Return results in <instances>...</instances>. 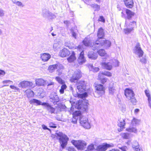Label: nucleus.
Returning <instances> with one entry per match:
<instances>
[{
  "label": "nucleus",
  "instance_id": "55",
  "mask_svg": "<svg viewBox=\"0 0 151 151\" xmlns=\"http://www.w3.org/2000/svg\"><path fill=\"white\" fill-rule=\"evenodd\" d=\"M5 74V73L4 70L0 69V76H3Z\"/></svg>",
  "mask_w": 151,
  "mask_h": 151
},
{
  "label": "nucleus",
  "instance_id": "64",
  "mask_svg": "<svg viewBox=\"0 0 151 151\" xmlns=\"http://www.w3.org/2000/svg\"><path fill=\"white\" fill-rule=\"evenodd\" d=\"M71 32H72V34L73 36L76 38V33L75 32H73L72 31H71Z\"/></svg>",
  "mask_w": 151,
  "mask_h": 151
},
{
  "label": "nucleus",
  "instance_id": "60",
  "mask_svg": "<svg viewBox=\"0 0 151 151\" xmlns=\"http://www.w3.org/2000/svg\"><path fill=\"white\" fill-rule=\"evenodd\" d=\"M10 87L11 88L15 90H18L19 89L18 88L13 85H10Z\"/></svg>",
  "mask_w": 151,
  "mask_h": 151
},
{
  "label": "nucleus",
  "instance_id": "62",
  "mask_svg": "<svg viewBox=\"0 0 151 151\" xmlns=\"http://www.w3.org/2000/svg\"><path fill=\"white\" fill-rule=\"evenodd\" d=\"M139 145L138 142L137 141H134L132 144V147H133V146L134 145L135 146H138Z\"/></svg>",
  "mask_w": 151,
  "mask_h": 151
},
{
  "label": "nucleus",
  "instance_id": "8",
  "mask_svg": "<svg viewBox=\"0 0 151 151\" xmlns=\"http://www.w3.org/2000/svg\"><path fill=\"white\" fill-rule=\"evenodd\" d=\"M113 145H110L106 143H104L97 147L96 149L97 151H105L107 149L110 147H113Z\"/></svg>",
  "mask_w": 151,
  "mask_h": 151
},
{
  "label": "nucleus",
  "instance_id": "43",
  "mask_svg": "<svg viewBox=\"0 0 151 151\" xmlns=\"http://www.w3.org/2000/svg\"><path fill=\"white\" fill-rule=\"evenodd\" d=\"M101 74L106 76L108 77H111L112 76V74L109 71H104V72H100Z\"/></svg>",
  "mask_w": 151,
  "mask_h": 151
},
{
  "label": "nucleus",
  "instance_id": "33",
  "mask_svg": "<svg viewBox=\"0 0 151 151\" xmlns=\"http://www.w3.org/2000/svg\"><path fill=\"white\" fill-rule=\"evenodd\" d=\"M109 89V93L111 95H113L116 91V90L115 89L114 87L113 86H110Z\"/></svg>",
  "mask_w": 151,
  "mask_h": 151
},
{
  "label": "nucleus",
  "instance_id": "22",
  "mask_svg": "<svg viewBox=\"0 0 151 151\" xmlns=\"http://www.w3.org/2000/svg\"><path fill=\"white\" fill-rule=\"evenodd\" d=\"M80 114V112L78 111H76L75 113L73 114V118L72 119V122L73 123L75 124L77 123L78 116Z\"/></svg>",
  "mask_w": 151,
  "mask_h": 151
},
{
  "label": "nucleus",
  "instance_id": "30",
  "mask_svg": "<svg viewBox=\"0 0 151 151\" xmlns=\"http://www.w3.org/2000/svg\"><path fill=\"white\" fill-rule=\"evenodd\" d=\"M49 12L50 11L47 9H43L41 12V15L44 18H48Z\"/></svg>",
  "mask_w": 151,
  "mask_h": 151
},
{
  "label": "nucleus",
  "instance_id": "31",
  "mask_svg": "<svg viewBox=\"0 0 151 151\" xmlns=\"http://www.w3.org/2000/svg\"><path fill=\"white\" fill-rule=\"evenodd\" d=\"M76 59L75 56V53L73 51L72 52L70 56L67 58V60L70 63L73 62Z\"/></svg>",
  "mask_w": 151,
  "mask_h": 151
},
{
  "label": "nucleus",
  "instance_id": "17",
  "mask_svg": "<svg viewBox=\"0 0 151 151\" xmlns=\"http://www.w3.org/2000/svg\"><path fill=\"white\" fill-rule=\"evenodd\" d=\"M50 58V55L48 53H44L40 54V58L44 62L48 61Z\"/></svg>",
  "mask_w": 151,
  "mask_h": 151
},
{
  "label": "nucleus",
  "instance_id": "5",
  "mask_svg": "<svg viewBox=\"0 0 151 151\" xmlns=\"http://www.w3.org/2000/svg\"><path fill=\"white\" fill-rule=\"evenodd\" d=\"M77 88L78 91L81 93L86 91V85L84 81H80L77 83Z\"/></svg>",
  "mask_w": 151,
  "mask_h": 151
},
{
  "label": "nucleus",
  "instance_id": "11",
  "mask_svg": "<svg viewBox=\"0 0 151 151\" xmlns=\"http://www.w3.org/2000/svg\"><path fill=\"white\" fill-rule=\"evenodd\" d=\"M96 92L99 94L100 96H101L105 92V89L103 86L101 84L97 85L96 86Z\"/></svg>",
  "mask_w": 151,
  "mask_h": 151
},
{
  "label": "nucleus",
  "instance_id": "24",
  "mask_svg": "<svg viewBox=\"0 0 151 151\" xmlns=\"http://www.w3.org/2000/svg\"><path fill=\"white\" fill-rule=\"evenodd\" d=\"M124 2L127 7L131 8L133 7L134 2L133 0H124Z\"/></svg>",
  "mask_w": 151,
  "mask_h": 151
},
{
  "label": "nucleus",
  "instance_id": "41",
  "mask_svg": "<svg viewBox=\"0 0 151 151\" xmlns=\"http://www.w3.org/2000/svg\"><path fill=\"white\" fill-rule=\"evenodd\" d=\"M89 68L90 70L93 71V72H97L99 70V68L97 67H94L91 64L89 66Z\"/></svg>",
  "mask_w": 151,
  "mask_h": 151
},
{
  "label": "nucleus",
  "instance_id": "14",
  "mask_svg": "<svg viewBox=\"0 0 151 151\" xmlns=\"http://www.w3.org/2000/svg\"><path fill=\"white\" fill-rule=\"evenodd\" d=\"M50 100L51 102H53L54 103L55 102H57L59 101V99L57 95V93H52L50 96Z\"/></svg>",
  "mask_w": 151,
  "mask_h": 151
},
{
  "label": "nucleus",
  "instance_id": "28",
  "mask_svg": "<svg viewBox=\"0 0 151 151\" xmlns=\"http://www.w3.org/2000/svg\"><path fill=\"white\" fill-rule=\"evenodd\" d=\"M97 52L99 55L101 56H106V59L109 57V56L107 55V54L106 53V52L104 49H100L97 51Z\"/></svg>",
  "mask_w": 151,
  "mask_h": 151
},
{
  "label": "nucleus",
  "instance_id": "63",
  "mask_svg": "<svg viewBox=\"0 0 151 151\" xmlns=\"http://www.w3.org/2000/svg\"><path fill=\"white\" fill-rule=\"evenodd\" d=\"M54 84V83L53 82H51L50 83L48 84L47 86H52V87H53V85Z\"/></svg>",
  "mask_w": 151,
  "mask_h": 151
},
{
  "label": "nucleus",
  "instance_id": "61",
  "mask_svg": "<svg viewBox=\"0 0 151 151\" xmlns=\"http://www.w3.org/2000/svg\"><path fill=\"white\" fill-rule=\"evenodd\" d=\"M148 105L150 108L151 109V97L148 99Z\"/></svg>",
  "mask_w": 151,
  "mask_h": 151
},
{
  "label": "nucleus",
  "instance_id": "42",
  "mask_svg": "<svg viewBox=\"0 0 151 151\" xmlns=\"http://www.w3.org/2000/svg\"><path fill=\"white\" fill-rule=\"evenodd\" d=\"M55 79L60 84H64V81L60 77H56L55 78Z\"/></svg>",
  "mask_w": 151,
  "mask_h": 151
},
{
  "label": "nucleus",
  "instance_id": "32",
  "mask_svg": "<svg viewBox=\"0 0 151 151\" xmlns=\"http://www.w3.org/2000/svg\"><path fill=\"white\" fill-rule=\"evenodd\" d=\"M140 122L139 120L134 118L132 121L131 125L133 126H136L139 124Z\"/></svg>",
  "mask_w": 151,
  "mask_h": 151
},
{
  "label": "nucleus",
  "instance_id": "1",
  "mask_svg": "<svg viewBox=\"0 0 151 151\" xmlns=\"http://www.w3.org/2000/svg\"><path fill=\"white\" fill-rule=\"evenodd\" d=\"M52 137L59 140L60 146L63 148H64L67 145L69 138L65 134L61 132H58Z\"/></svg>",
  "mask_w": 151,
  "mask_h": 151
},
{
  "label": "nucleus",
  "instance_id": "47",
  "mask_svg": "<svg viewBox=\"0 0 151 151\" xmlns=\"http://www.w3.org/2000/svg\"><path fill=\"white\" fill-rule=\"evenodd\" d=\"M94 149V145L93 144H91L88 146L87 148L88 151H91Z\"/></svg>",
  "mask_w": 151,
  "mask_h": 151
},
{
  "label": "nucleus",
  "instance_id": "34",
  "mask_svg": "<svg viewBox=\"0 0 151 151\" xmlns=\"http://www.w3.org/2000/svg\"><path fill=\"white\" fill-rule=\"evenodd\" d=\"M90 5L93 8L95 11H98L100 10V6L96 4H91Z\"/></svg>",
  "mask_w": 151,
  "mask_h": 151
},
{
  "label": "nucleus",
  "instance_id": "53",
  "mask_svg": "<svg viewBox=\"0 0 151 151\" xmlns=\"http://www.w3.org/2000/svg\"><path fill=\"white\" fill-rule=\"evenodd\" d=\"M99 21H101L103 22H105V19L102 16H101L100 17L99 19Z\"/></svg>",
  "mask_w": 151,
  "mask_h": 151
},
{
  "label": "nucleus",
  "instance_id": "49",
  "mask_svg": "<svg viewBox=\"0 0 151 151\" xmlns=\"http://www.w3.org/2000/svg\"><path fill=\"white\" fill-rule=\"evenodd\" d=\"M131 100V102L132 103L133 105H135L137 101L134 96L133 98H131V99H130Z\"/></svg>",
  "mask_w": 151,
  "mask_h": 151
},
{
  "label": "nucleus",
  "instance_id": "23",
  "mask_svg": "<svg viewBox=\"0 0 151 151\" xmlns=\"http://www.w3.org/2000/svg\"><path fill=\"white\" fill-rule=\"evenodd\" d=\"M56 69H57V72L58 73V75L60 76L62 74V70L64 69L63 66L60 63L56 64Z\"/></svg>",
  "mask_w": 151,
  "mask_h": 151
},
{
  "label": "nucleus",
  "instance_id": "27",
  "mask_svg": "<svg viewBox=\"0 0 151 151\" xmlns=\"http://www.w3.org/2000/svg\"><path fill=\"white\" fill-rule=\"evenodd\" d=\"M104 36V32L103 29L101 28H100L98 30L97 36L98 37V40H101L103 39L102 38Z\"/></svg>",
  "mask_w": 151,
  "mask_h": 151
},
{
  "label": "nucleus",
  "instance_id": "18",
  "mask_svg": "<svg viewBox=\"0 0 151 151\" xmlns=\"http://www.w3.org/2000/svg\"><path fill=\"white\" fill-rule=\"evenodd\" d=\"M125 13L127 14V16H126V20H127V19H130L134 15V12L127 9H126Z\"/></svg>",
  "mask_w": 151,
  "mask_h": 151
},
{
  "label": "nucleus",
  "instance_id": "16",
  "mask_svg": "<svg viewBox=\"0 0 151 151\" xmlns=\"http://www.w3.org/2000/svg\"><path fill=\"white\" fill-rule=\"evenodd\" d=\"M82 42L84 45L86 47H92V49L93 50L92 46L95 42L92 43L91 41L88 38H85L83 41Z\"/></svg>",
  "mask_w": 151,
  "mask_h": 151
},
{
  "label": "nucleus",
  "instance_id": "58",
  "mask_svg": "<svg viewBox=\"0 0 151 151\" xmlns=\"http://www.w3.org/2000/svg\"><path fill=\"white\" fill-rule=\"evenodd\" d=\"M133 148L137 151H139L140 150L139 145L138 146H135L134 145Z\"/></svg>",
  "mask_w": 151,
  "mask_h": 151
},
{
  "label": "nucleus",
  "instance_id": "20",
  "mask_svg": "<svg viewBox=\"0 0 151 151\" xmlns=\"http://www.w3.org/2000/svg\"><path fill=\"white\" fill-rule=\"evenodd\" d=\"M84 55V51H82L80 53V56L78 60V63L80 64H82L86 61V59Z\"/></svg>",
  "mask_w": 151,
  "mask_h": 151
},
{
  "label": "nucleus",
  "instance_id": "44",
  "mask_svg": "<svg viewBox=\"0 0 151 151\" xmlns=\"http://www.w3.org/2000/svg\"><path fill=\"white\" fill-rule=\"evenodd\" d=\"M121 135L122 137L125 139H128L129 137V134L128 133H122Z\"/></svg>",
  "mask_w": 151,
  "mask_h": 151
},
{
  "label": "nucleus",
  "instance_id": "3",
  "mask_svg": "<svg viewBox=\"0 0 151 151\" xmlns=\"http://www.w3.org/2000/svg\"><path fill=\"white\" fill-rule=\"evenodd\" d=\"M125 25L126 27L124 29V31L125 34H128L134 30V28L136 25V22L134 21H133L130 22L129 23H128L127 21L126 20Z\"/></svg>",
  "mask_w": 151,
  "mask_h": 151
},
{
  "label": "nucleus",
  "instance_id": "38",
  "mask_svg": "<svg viewBox=\"0 0 151 151\" xmlns=\"http://www.w3.org/2000/svg\"><path fill=\"white\" fill-rule=\"evenodd\" d=\"M12 1L13 2V3L14 4H16V5H17L18 6L22 7L24 6V5L23 4H22V3L20 1Z\"/></svg>",
  "mask_w": 151,
  "mask_h": 151
},
{
  "label": "nucleus",
  "instance_id": "12",
  "mask_svg": "<svg viewBox=\"0 0 151 151\" xmlns=\"http://www.w3.org/2000/svg\"><path fill=\"white\" fill-rule=\"evenodd\" d=\"M124 94L126 98L128 99H130L134 96L133 91L130 89H126L124 91Z\"/></svg>",
  "mask_w": 151,
  "mask_h": 151
},
{
  "label": "nucleus",
  "instance_id": "19",
  "mask_svg": "<svg viewBox=\"0 0 151 151\" xmlns=\"http://www.w3.org/2000/svg\"><path fill=\"white\" fill-rule=\"evenodd\" d=\"M70 53L68 50L64 48L62 50H61L59 55L62 57H64L68 56Z\"/></svg>",
  "mask_w": 151,
  "mask_h": 151
},
{
  "label": "nucleus",
  "instance_id": "48",
  "mask_svg": "<svg viewBox=\"0 0 151 151\" xmlns=\"http://www.w3.org/2000/svg\"><path fill=\"white\" fill-rule=\"evenodd\" d=\"M55 17H56L55 15L50 12L48 16V18L52 19L55 18Z\"/></svg>",
  "mask_w": 151,
  "mask_h": 151
},
{
  "label": "nucleus",
  "instance_id": "46",
  "mask_svg": "<svg viewBox=\"0 0 151 151\" xmlns=\"http://www.w3.org/2000/svg\"><path fill=\"white\" fill-rule=\"evenodd\" d=\"M113 63L112 64V66H114L115 67L118 66L119 65V62L117 60H113Z\"/></svg>",
  "mask_w": 151,
  "mask_h": 151
},
{
  "label": "nucleus",
  "instance_id": "35",
  "mask_svg": "<svg viewBox=\"0 0 151 151\" xmlns=\"http://www.w3.org/2000/svg\"><path fill=\"white\" fill-rule=\"evenodd\" d=\"M98 78L100 80L102 84H104L107 81V78H102V75L101 74V73H99L98 75Z\"/></svg>",
  "mask_w": 151,
  "mask_h": 151
},
{
  "label": "nucleus",
  "instance_id": "54",
  "mask_svg": "<svg viewBox=\"0 0 151 151\" xmlns=\"http://www.w3.org/2000/svg\"><path fill=\"white\" fill-rule=\"evenodd\" d=\"M4 15V11L1 8H0V16H3Z\"/></svg>",
  "mask_w": 151,
  "mask_h": 151
},
{
  "label": "nucleus",
  "instance_id": "39",
  "mask_svg": "<svg viewBox=\"0 0 151 151\" xmlns=\"http://www.w3.org/2000/svg\"><path fill=\"white\" fill-rule=\"evenodd\" d=\"M67 87V86L65 84H62V85L61 86V88L59 91L60 93L61 94L63 93L65 90L66 88Z\"/></svg>",
  "mask_w": 151,
  "mask_h": 151
},
{
  "label": "nucleus",
  "instance_id": "15",
  "mask_svg": "<svg viewBox=\"0 0 151 151\" xmlns=\"http://www.w3.org/2000/svg\"><path fill=\"white\" fill-rule=\"evenodd\" d=\"M42 105L44 106L47 110L50 113L52 114L54 113L55 111V109L52 107L49 104L47 103H43L42 104Z\"/></svg>",
  "mask_w": 151,
  "mask_h": 151
},
{
  "label": "nucleus",
  "instance_id": "59",
  "mask_svg": "<svg viewBox=\"0 0 151 151\" xmlns=\"http://www.w3.org/2000/svg\"><path fill=\"white\" fill-rule=\"evenodd\" d=\"M140 61L142 63H146L147 62V60L145 58H143L140 59Z\"/></svg>",
  "mask_w": 151,
  "mask_h": 151
},
{
  "label": "nucleus",
  "instance_id": "37",
  "mask_svg": "<svg viewBox=\"0 0 151 151\" xmlns=\"http://www.w3.org/2000/svg\"><path fill=\"white\" fill-rule=\"evenodd\" d=\"M55 69H56V64L49 66L48 69L50 72L52 73Z\"/></svg>",
  "mask_w": 151,
  "mask_h": 151
},
{
  "label": "nucleus",
  "instance_id": "40",
  "mask_svg": "<svg viewBox=\"0 0 151 151\" xmlns=\"http://www.w3.org/2000/svg\"><path fill=\"white\" fill-rule=\"evenodd\" d=\"M126 130L130 132H133L134 133H136L137 132V129L134 127H129L128 128H127Z\"/></svg>",
  "mask_w": 151,
  "mask_h": 151
},
{
  "label": "nucleus",
  "instance_id": "4",
  "mask_svg": "<svg viewBox=\"0 0 151 151\" xmlns=\"http://www.w3.org/2000/svg\"><path fill=\"white\" fill-rule=\"evenodd\" d=\"M71 143L78 150H81L83 149L86 145V143L83 141L73 140L71 141Z\"/></svg>",
  "mask_w": 151,
  "mask_h": 151
},
{
  "label": "nucleus",
  "instance_id": "51",
  "mask_svg": "<svg viewBox=\"0 0 151 151\" xmlns=\"http://www.w3.org/2000/svg\"><path fill=\"white\" fill-rule=\"evenodd\" d=\"M2 83L3 84H8L10 83H13V82L9 80H6L3 81Z\"/></svg>",
  "mask_w": 151,
  "mask_h": 151
},
{
  "label": "nucleus",
  "instance_id": "10",
  "mask_svg": "<svg viewBox=\"0 0 151 151\" xmlns=\"http://www.w3.org/2000/svg\"><path fill=\"white\" fill-rule=\"evenodd\" d=\"M126 122L125 119L121 118L119 119L118 125L120 128L118 129V130L119 132H121L125 128L124 126Z\"/></svg>",
  "mask_w": 151,
  "mask_h": 151
},
{
  "label": "nucleus",
  "instance_id": "45",
  "mask_svg": "<svg viewBox=\"0 0 151 151\" xmlns=\"http://www.w3.org/2000/svg\"><path fill=\"white\" fill-rule=\"evenodd\" d=\"M88 96L87 93L86 92H84V93L80 94L78 95V97L81 99H84Z\"/></svg>",
  "mask_w": 151,
  "mask_h": 151
},
{
  "label": "nucleus",
  "instance_id": "2",
  "mask_svg": "<svg viewBox=\"0 0 151 151\" xmlns=\"http://www.w3.org/2000/svg\"><path fill=\"white\" fill-rule=\"evenodd\" d=\"M111 44L110 41L106 40L104 38H103L101 40H96L95 43L93 44L92 46L93 50L97 49L101 47H103L105 48H108L110 47Z\"/></svg>",
  "mask_w": 151,
  "mask_h": 151
},
{
  "label": "nucleus",
  "instance_id": "7",
  "mask_svg": "<svg viewBox=\"0 0 151 151\" xmlns=\"http://www.w3.org/2000/svg\"><path fill=\"white\" fill-rule=\"evenodd\" d=\"M80 123L81 125L84 128L89 129L91 127L90 123L88 122V120L86 118L80 119Z\"/></svg>",
  "mask_w": 151,
  "mask_h": 151
},
{
  "label": "nucleus",
  "instance_id": "52",
  "mask_svg": "<svg viewBox=\"0 0 151 151\" xmlns=\"http://www.w3.org/2000/svg\"><path fill=\"white\" fill-rule=\"evenodd\" d=\"M49 125L50 127L55 128H56L57 127L52 122L50 123L49 124Z\"/></svg>",
  "mask_w": 151,
  "mask_h": 151
},
{
  "label": "nucleus",
  "instance_id": "50",
  "mask_svg": "<svg viewBox=\"0 0 151 151\" xmlns=\"http://www.w3.org/2000/svg\"><path fill=\"white\" fill-rule=\"evenodd\" d=\"M145 93L146 96L147 97L148 99L151 98L150 95V94L149 91L147 90L145 91Z\"/></svg>",
  "mask_w": 151,
  "mask_h": 151
},
{
  "label": "nucleus",
  "instance_id": "36",
  "mask_svg": "<svg viewBox=\"0 0 151 151\" xmlns=\"http://www.w3.org/2000/svg\"><path fill=\"white\" fill-rule=\"evenodd\" d=\"M27 97L29 98L32 97L34 95L33 92L30 89H27L25 91Z\"/></svg>",
  "mask_w": 151,
  "mask_h": 151
},
{
  "label": "nucleus",
  "instance_id": "57",
  "mask_svg": "<svg viewBox=\"0 0 151 151\" xmlns=\"http://www.w3.org/2000/svg\"><path fill=\"white\" fill-rule=\"evenodd\" d=\"M42 128L44 129V130L47 129V130H48L50 131V132L51 131L50 129L48 128H47V127L46 126H45V125L44 124L42 125Z\"/></svg>",
  "mask_w": 151,
  "mask_h": 151
},
{
  "label": "nucleus",
  "instance_id": "13",
  "mask_svg": "<svg viewBox=\"0 0 151 151\" xmlns=\"http://www.w3.org/2000/svg\"><path fill=\"white\" fill-rule=\"evenodd\" d=\"M33 84L31 82L24 81L20 83L19 84V86L24 88L28 86H32Z\"/></svg>",
  "mask_w": 151,
  "mask_h": 151
},
{
  "label": "nucleus",
  "instance_id": "6",
  "mask_svg": "<svg viewBox=\"0 0 151 151\" xmlns=\"http://www.w3.org/2000/svg\"><path fill=\"white\" fill-rule=\"evenodd\" d=\"M81 75L80 70L75 71L72 76L71 78L70 81L72 82H75L81 77Z\"/></svg>",
  "mask_w": 151,
  "mask_h": 151
},
{
  "label": "nucleus",
  "instance_id": "56",
  "mask_svg": "<svg viewBox=\"0 0 151 151\" xmlns=\"http://www.w3.org/2000/svg\"><path fill=\"white\" fill-rule=\"evenodd\" d=\"M122 151H127L128 149V148L126 146H124L120 148Z\"/></svg>",
  "mask_w": 151,
  "mask_h": 151
},
{
  "label": "nucleus",
  "instance_id": "29",
  "mask_svg": "<svg viewBox=\"0 0 151 151\" xmlns=\"http://www.w3.org/2000/svg\"><path fill=\"white\" fill-rule=\"evenodd\" d=\"M29 103L30 104H33L36 105H42V103H41L40 101L35 99H33L30 100Z\"/></svg>",
  "mask_w": 151,
  "mask_h": 151
},
{
  "label": "nucleus",
  "instance_id": "25",
  "mask_svg": "<svg viewBox=\"0 0 151 151\" xmlns=\"http://www.w3.org/2000/svg\"><path fill=\"white\" fill-rule=\"evenodd\" d=\"M35 83L39 86H44L45 83V81L42 78H38L35 80Z\"/></svg>",
  "mask_w": 151,
  "mask_h": 151
},
{
  "label": "nucleus",
  "instance_id": "26",
  "mask_svg": "<svg viewBox=\"0 0 151 151\" xmlns=\"http://www.w3.org/2000/svg\"><path fill=\"white\" fill-rule=\"evenodd\" d=\"M88 55L89 58L94 60L96 59L98 57V55L96 53H95L93 51L89 52Z\"/></svg>",
  "mask_w": 151,
  "mask_h": 151
},
{
  "label": "nucleus",
  "instance_id": "21",
  "mask_svg": "<svg viewBox=\"0 0 151 151\" xmlns=\"http://www.w3.org/2000/svg\"><path fill=\"white\" fill-rule=\"evenodd\" d=\"M101 65L103 68L109 70H110L112 68V65L111 62L108 63L103 62L101 63Z\"/></svg>",
  "mask_w": 151,
  "mask_h": 151
},
{
  "label": "nucleus",
  "instance_id": "9",
  "mask_svg": "<svg viewBox=\"0 0 151 151\" xmlns=\"http://www.w3.org/2000/svg\"><path fill=\"white\" fill-rule=\"evenodd\" d=\"M133 52L137 55L139 57H141L142 56L143 52L140 47L139 43L136 45L134 50Z\"/></svg>",
  "mask_w": 151,
  "mask_h": 151
}]
</instances>
